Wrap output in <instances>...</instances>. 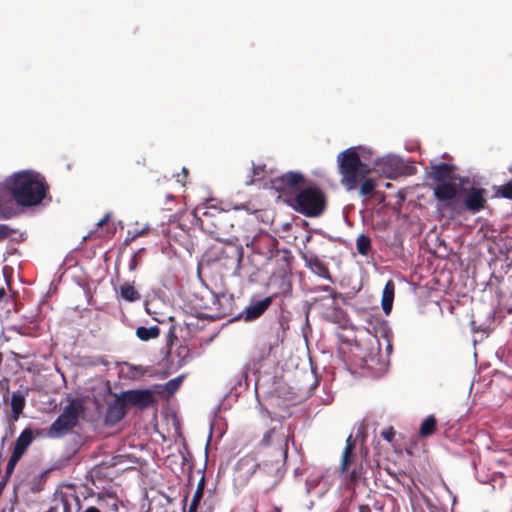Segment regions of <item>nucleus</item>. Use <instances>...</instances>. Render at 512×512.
Listing matches in <instances>:
<instances>
[{
	"label": "nucleus",
	"instance_id": "obj_43",
	"mask_svg": "<svg viewBox=\"0 0 512 512\" xmlns=\"http://www.w3.org/2000/svg\"><path fill=\"white\" fill-rule=\"evenodd\" d=\"M134 370L137 372L138 375H144L146 373V369L142 366H136L134 367Z\"/></svg>",
	"mask_w": 512,
	"mask_h": 512
},
{
	"label": "nucleus",
	"instance_id": "obj_23",
	"mask_svg": "<svg viewBox=\"0 0 512 512\" xmlns=\"http://www.w3.org/2000/svg\"><path fill=\"white\" fill-rule=\"evenodd\" d=\"M257 467L258 463L256 459L249 455L242 457L236 464V470L247 477L253 475L254 473L257 474Z\"/></svg>",
	"mask_w": 512,
	"mask_h": 512
},
{
	"label": "nucleus",
	"instance_id": "obj_33",
	"mask_svg": "<svg viewBox=\"0 0 512 512\" xmlns=\"http://www.w3.org/2000/svg\"><path fill=\"white\" fill-rule=\"evenodd\" d=\"M145 249L144 248H141L139 249L137 252H135L131 259L129 260V263H128V268L130 271H134L136 270L138 264H139V260H140V257H141V253L144 251Z\"/></svg>",
	"mask_w": 512,
	"mask_h": 512
},
{
	"label": "nucleus",
	"instance_id": "obj_44",
	"mask_svg": "<svg viewBox=\"0 0 512 512\" xmlns=\"http://www.w3.org/2000/svg\"><path fill=\"white\" fill-rule=\"evenodd\" d=\"M321 289L323 291L329 292L333 298L335 297L334 296V291H333V289L330 286L326 285V286H323Z\"/></svg>",
	"mask_w": 512,
	"mask_h": 512
},
{
	"label": "nucleus",
	"instance_id": "obj_48",
	"mask_svg": "<svg viewBox=\"0 0 512 512\" xmlns=\"http://www.w3.org/2000/svg\"><path fill=\"white\" fill-rule=\"evenodd\" d=\"M101 500H103V497L100 494H98V501H101Z\"/></svg>",
	"mask_w": 512,
	"mask_h": 512
},
{
	"label": "nucleus",
	"instance_id": "obj_42",
	"mask_svg": "<svg viewBox=\"0 0 512 512\" xmlns=\"http://www.w3.org/2000/svg\"><path fill=\"white\" fill-rule=\"evenodd\" d=\"M189 175V171L187 168L183 167L182 168V178L181 179H177L178 182H181L183 185L184 183L186 182L187 180V177Z\"/></svg>",
	"mask_w": 512,
	"mask_h": 512
},
{
	"label": "nucleus",
	"instance_id": "obj_9",
	"mask_svg": "<svg viewBox=\"0 0 512 512\" xmlns=\"http://www.w3.org/2000/svg\"><path fill=\"white\" fill-rule=\"evenodd\" d=\"M82 411V403L78 399L71 400L48 428V437L60 438L71 432L78 424L79 416Z\"/></svg>",
	"mask_w": 512,
	"mask_h": 512
},
{
	"label": "nucleus",
	"instance_id": "obj_20",
	"mask_svg": "<svg viewBox=\"0 0 512 512\" xmlns=\"http://www.w3.org/2000/svg\"><path fill=\"white\" fill-rule=\"evenodd\" d=\"M429 177L438 182V185L445 183H453L454 167L448 163L441 162L431 166Z\"/></svg>",
	"mask_w": 512,
	"mask_h": 512
},
{
	"label": "nucleus",
	"instance_id": "obj_29",
	"mask_svg": "<svg viewBox=\"0 0 512 512\" xmlns=\"http://www.w3.org/2000/svg\"><path fill=\"white\" fill-rule=\"evenodd\" d=\"M359 188V194L363 197L372 196L375 192L376 181L373 178H367L366 176L362 179Z\"/></svg>",
	"mask_w": 512,
	"mask_h": 512
},
{
	"label": "nucleus",
	"instance_id": "obj_45",
	"mask_svg": "<svg viewBox=\"0 0 512 512\" xmlns=\"http://www.w3.org/2000/svg\"><path fill=\"white\" fill-rule=\"evenodd\" d=\"M359 512H371V509L368 505H360Z\"/></svg>",
	"mask_w": 512,
	"mask_h": 512
},
{
	"label": "nucleus",
	"instance_id": "obj_11",
	"mask_svg": "<svg viewBox=\"0 0 512 512\" xmlns=\"http://www.w3.org/2000/svg\"><path fill=\"white\" fill-rule=\"evenodd\" d=\"M285 463L286 459L284 458H274L271 461L264 460L258 464L256 477L259 487L264 493L270 492L281 482L285 474Z\"/></svg>",
	"mask_w": 512,
	"mask_h": 512
},
{
	"label": "nucleus",
	"instance_id": "obj_2",
	"mask_svg": "<svg viewBox=\"0 0 512 512\" xmlns=\"http://www.w3.org/2000/svg\"><path fill=\"white\" fill-rule=\"evenodd\" d=\"M433 194L440 207L448 209L454 216H461L465 212L479 213L487 203L485 190L475 186L459 190L455 183H445L434 187Z\"/></svg>",
	"mask_w": 512,
	"mask_h": 512
},
{
	"label": "nucleus",
	"instance_id": "obj_32",
	"mask_svg": "<svg viewBox=\"0 0 512 512\" xmlns=\"http://www.w3.org/2000/svg\"><path fill=\"white\" fill-rule=\"evenodd\" d=\"M203 492H201L200 490L199 491H195L194 492V495H193V498L191 500V503H190V506H189V509H188V512H196L197 511V508L199 506V503L203 497Z\"/></svg>",
	"mask_w": 512,
	"mask_h": 512
},
{
	"label": "nucleus",
	"instance_id": "obj_8",
	"mask_svg": "<svg viewBox=\"0 0 512 512\" xmlns=\"http://www.w3.org/2000/svg\"><path fill=\"white\" fill-rule=\"evenodd\" d=\"M243 256V247L231 241H219L207 251L210 261L220 263L226 268H233L235 272L241 269Z\"/></svg>",
	"mask_w": 512,
	"mask_h": 512
},
{
	"label": "nucleus",
	"instance_id": "obj_34",
	"mask_svg": "<svg viewBox=\"0 0 512 512\" xmlns=\"http://www.w3.org/2000/svg\"><path fill=\"white\" fill-rule=\"evenodd\" d=\"M14 232H16V230L11 228L9 225L0 224V242L9 238Z\"/></svg>",
	"mask_w": 512,
	"mask_h": 512
},
{
	"label": "nucleus",
	"instance_id": "obj_21",
	"mask_svg": "<svg viewBox=\"0 0 512 512\" xmlns=\"http://www.w3.org/2000/svg\"><path fill=\"white\" fill-rule=\"evenodd\" d=\"M126 405L123 400H120V396L110 404L106 412V422L110 424H116L122 420L126 414Z\"/></svg>",
	"mask_w": 512,
	"mask_h": 512
},
{
	"label": "nucleus",
	"instance_id": "obj_46",
	"mask_svg": "<svg viewBox=\"0 0 512 512\" xmlns=\"http://www.w3.org/2000/svg\"><path fill=\"white\" fill-rule=\"evenodd\" d=\"M6 290L4 287H0V302L6 298Z\"/></svg>",
	"mask_w": 512,
	"mask_h": 512
},
{
	"label": "nucleus",
	"instance_id": "obj_16",
	"mask_svg": "<svg viewBox=\"0 0 512 512\" xmlns=\"http://www.w3.org/2000/svg\"><path fill=\"white\" fill-rule=\"evenodd\" d=\"M304 182L305 178L301 172L288 171L275 178L273 185L277 191L285 194L289 190L298 188V186L304 184Z\"/></svg>",
	"mask_w": 512,
	"mask_h": 512
},
{
	"label": "nucleus",
	"instance_id": "obj_40",
	"mask_svg": "<svg viewBox=\"0 0 512 512\" xmlns=\"http://www.w3.org/2000/svg\"><path fill=\"white\" fill-rule=\"evenodd\" d=\"M109 218H110V215L109 214H106L103 216L102 219H100L97 223H96V227L97 228H101L103 227L104 225L107 224V222L109 221Z\"/></svg>",
	"mask_w": 512,
	"mask_h": 512
},
{
	"label": "nucleus",
	"instance_id": "obj_25",
	"mask_svg": "<svg viewBox=\"0 0 512 512\" xmlns=\"http://www.w3.org/2000/svg\"><path fill=\"white\" fill-rule=\"evenodd\" d=\"M437 428V419L434 415H429L426 417L419 428V436L422 438H427L433 435Z\"/></svg>",
	"mask_w": 512,
	"mask_h": 512
},
{
	"label": "nucleus",
	"instance_id": "obj_13",
	"mask_svg": "<svg viewBox=\"0 0 512 512\" xmlns=\"http://www.w3.org/2000/svg\"><path fill=\"white\" fill-rule=\"evenodd\" d=\"M195 222L190 213L182 215L179 220L170 221L167 228V236L170 240L179 243L183 247L192 245L191 224Z\"/></svg>",
	"mask_w": 512,
	"mask_h": 512
},
{
	"label": "nucleus",
	"instance_id": "obj_7",
	"mask_svg": "<svg viewBox=\"0 0 512 512\" xmlns=\"http://www.w3.org/2000/svg\"><path fill=\"white\" fill-rule=\"evenodd\" d=\"M292 433L289 428L282 424L275 425L268 429L257 444L258 449L270 451L274 458L287 459L289 440Z\"/></svg>",
	"mask_w": 512,
	"mask_h": 512
},
{
	"label": "nucleus",
	"instance_id": "obj_27",
	"mask_svg": "<svg viewBox=\"0 0 512 512\" xmlns=\"http://www.w3.org/2000/svg\"><path fill=\"white\" fill-rule=\"evenodd\" d=\"M120 294L124 300L129 302H134L141 298L139 292L129 283H125L120 287Z\"/></svg>",
	"mask_w": 512,
	"mask_h": 512
},
{
	"label": "nucleus",
	"instance_id": "obj_30",
	"mask_svg": "<svg viewBox=\"0 0 512 512\" xmlns=\"http://www.w3.org/2000/svg\"><path fill=\"white\" fill-rule=\"evenodd\" d=\"M181 382H182V377H176L174 379H171L165 383L164 389L167 393L173 394L178 390Z\"/></svg>",
	"mask_w": 512,
	"mask_h": 512
},
{
	"label": "nucleus",
	"instance_id": "obj_18",
	"mask_svg": "<svg viewBox=\"0 0 512 512\" xmlns=\"http://www.w3.org/2000/svg\"><path fill=\"white\" fill-rule=\"evenodd\" d=\"M291 253L287 249L277 248L273 253V257L269 259V265L273 266L272 275L284 274L290 269Z\"/></svg>",
	"mask_w": 512,
	"mask_h": 512
},
{
	"label": "nucleus",
	"instance_id": "obj_37",
	"mask_svg": "<svg viewBox=\"0 0 512 512\" xmlns=\"http://www.w3.org/2000/svg\"><path fill=\"white\" fill-rule=\"evenodd\" d=\"M147 230L148 228H143L141 230H135L132 234H131V237L127 238L125 240V243H129L131 241H133L135 238L139 237V236H143L147 233Z\"/></svg>",
	"mask_w": 512,
	"mask_h": 512
},
{
	"label": "nucleus",
	"instance_id": "obj_5",
	"mask_svg": "<svg viewBox=\"0 0 512 512\" xmlns=\"http://www.w3.org/2000/svg\"><path fill=\"white\" fill-rule=\"evenodd\" d=\"M337 160L341 183L347 190L357 188L362 179L370 172L354 148H348L339 153Z\"/></svg>",
	"mask_w": 512,
	"mask_h": 512
},
{
	"label": "nucleus",
	"instance_id": "obj_14",
	"mask_svg": "<svg viewBox=\"0 0 512 512\" xmlns=\"http://www.w3.org/2000/svg\"><path fill=\"white\" fill-rule=\"evenodd\" d=\"M120 400H123L126 406H137L140 409H146L156 402L155 396L148 389L124 391Z\"/></svg>",
	"mask_w": 512,
	"mask_h": 512
},
{
	"label": "nucleus",
	"instance_id": "obj_4",
	"mask_svg": "<svg viewBox=\"0 0 512 512\" xmlns=\"http://www.w3.org/2000/svg\"><path fill=\"white\" fill-rule=\"evenodd\" d=\"M286 203L294 211L309 218H316L326 210L327 198L319 187L308 186L301 189L295 196L288 198Z\"/></svg>",
	"mask_w": 512,
	"mask_h": 512
},
{
	"label": "nucleus",
	"instance_id": "obj_36",
	"mask_svg": "<svg viewBox=\"0 0 512 512\" xmlns=\"http://www.w3.org/2000/svg\"><path fill=\"white\" fill-rule=\"evenodd\" d=\"M265 165H252V173L254 177L260 178L264 175Z\"/></svg>",
	"mask_w": 512,
	"mask_h": 512
},
{
	"label": "nucleus",
	"instance_id": "obj_26",
	"mask_svg": "<svg viewBox=\"0 0 512 512\" xmlns=\"http://www.w3.org/2000/svg\"><path fill=\"white\" fill-rule=\"evenodd\" d=\"M160 335V328L157 325L152 327H144L140 326L136 329V336L141 341H149L151 339H155Z\"/></svg>",
	"mask_w": 512,
	"mask_h": 512
},
{
	"label": "nucleus",
	"instance_id": "obj_19",
	"mask_svg": "<svg viewBox=\"0 0 512 512\" xmlns=\"http://www.w3.org/2000/svg\"><path fill=\"white\" fill-rule=\"evenodd\" d=\"M301 257L306 267L309 268L312 273L331 282L333 281L328 266L318 256L301 253Z\"/></svg>",
	"mask_w": 512,
	"mask_h": 512
},
{
	"label": "nucleus",
	"instance_id": "obj_12",
	"mask_svg": "<svg viewBox=\"0 0 512 512\" xmlns=\"http://www.w3.org/2000/svg\"><path fill=\"white\" fill-rule=\"evenodd\" d=\"M34 440L33 431L30 428L24 429L14 444L11 456L6 465L5 475L1 481V484L5 485L11 475L13 474L16 465L21 460L23 455L28 450L29 446L32 444Z\"/></svg>",
	"mask_w": 512,
	"mask_h": 512
},
{
	"label": "nucleus",
	"instance_id": "obj_24",
	"mask_svg": "<svg viewBox=\"0 0 512 512\" xmlns=\"http://www.w3.org/2000/svg\"><path fill=\"white\" fill-rule=\"evenodd\" d=\"M25 407V394L20 391L13 392L11 396L12 419L17 421Z\"/></svg>",
	"mask_w": 512,
	"mask_h": 512
},
{
	"label": "nucleus",
	"instance_id": "obj_31",
	"mask_svg": "<svg viewBox=\"0 0 512 512\" xmlns=\"http://www.w3.org/2000/svg\"><path fill=\"white\" fill-rule=\"evenodd\" d=\"M497 194L505 199L512 200V180L500 186Z\"/></svg>",
	"mask_w": 512,
	"mask_h": 512
},
{
	"label": "nucleus",
	"instance_id": "obj_3",
	"mask_svg": "<svg viewBox=\"0 0 512 512\" xmlns=\"http://www.w3.org/2000/svg\"><path fill=\"white\" fill-rule=\"evenodd\" d=\"M279 241L268 232H259L249 243L246 244L251 249L248 256V281L250 283L259 282L260 272L269 265V259L278 248Z\"/></svg>",
	"mask_w": 512,
	"mask_h": 512
},
{
	"label": "nucleus",
	"instance_id": "obj_41",
	"mask_svg": "<svg viewBox=\"0 0 512 512\" xmlns=\"http://www.w3.org/2000/svg\"><path fill=\"white\" fill-rule=\"evenodd\" d=\"M205 483H206V480H205V476L203 475V476L201 477V479L199 480L198 484H197V488H196V490H197V491H199V490H200L201 492H203V493H204Z\"/></svg>",
	"mask_w": 512,
	"mask_h": 512
},
{
	"label": "nucleus",
	"instance_id": "obj_47",
	"mask_svg": "<svg viewBox=\"0 0 512 512\" xmlns=\"http://www.w3.org/2000/svg\"><path fill=\"white\" fill-rule=\"evenodd\" d=\"M228 314L226 312H223V313H219L217 316L218 317H225L227 316Z\"/></svg>",
	"mask_w": 512,
	"mask_h": 512
},
{
	"label": "nucleus",
	"instance_id": "obj_39",
	"mask_svg": "<svg viewBox=\"0 0 512 512\" xmlns=\"http://www.w3.org/2000/svg\"><path fill=\"white\" fill-rule=\"evenodd\" d=\"M77 512H101V511L99 508H97L95 506H88L84 509H82V507L79 506Z\"/></svg>",
	"mask_w": 512,
	"mask_h": 512
},
{
	"label": "nucleus",
	"instance_id": "obj_17",
	"mask_svg": "<svg viewBox=\"0 0 512 512\" xmlns=\"http://www.w3.org/2000/svg\"><path fill=\"white\" fill-rule=\"evenodd\" d=\"M276 294L265 297L261 300L251 301V303L242 312V317L245 321H253L262 316L265 311L271 306Z\"/></svg>",
	"mask_w": 512,
	"mask_h": 512
},
{
	"label": "nucleus",
	"instance_id": "obj_49",
	"mask_svg": "<svg viewBox=\"0 0 512 512\" xmlns=\"http://www.w3.org/2000/svg\"><path fill=\"white\" fill-rule=\"evenodd\" d=\"M509 172L512 173V167L509 168Z\"/></svg>",
	"mask_w": 512,
	"mask_h": 512
},
{
	"label": "nucleus",
	"instance_id": "obj_28",
	"mask_svg": "<svg viewBox=\"0 0 512 512\" xmlns=\"http://www.w3.org/2000/svg\"><path fill=\"white\" fill-rule=\"evenodd\" d=\"M356 247L360 255L367 256L372 249L370 237L365 234H360L356 239Z\"/></svg>",
	"mask_w": 512,
	"mask_h": 512
},
{
	"label": "nucleus",
	"instance_id": "obj_10",
	"mask_svg": "<svg viewBox=\"0 0 512 512\" xmlns=\"http://www.w3.org/2000/svg\"><path fill=\"white\" fill-rule=\"evenodd\" d=\"M190 215L202 230L216 239H219L220 232L230 224L229 212L213 206L207 207L201 217H198L195 211L190 212Z\"/></svg>",
	"mask_w": 512,
	"mask_h": 512
},
{
	"label": "nucleus",
	"instance_id": "obj_1",
	"mask_svg": "<svg viewBox=\"0 0 512 512\" xmlns=\"http://www.w3.org/2000/svg\"><path fill=\"white\" fill-rule=\"evenodd\" d=\"M51 201L45 176L35 170H21L0 182V220L11 219L19 209H29Z\"/></svg>",
	"mask_w": 512,
	"mask_h": 512
},
{
	"label": "nucleus",
	"instance_id": "obj_22",
	"mask_svg": "<svg viewBox=\"0 0 512 512\" xmlns=\"http://www.w3.org/2000/svg\"><path fill=\"white\" fill-rule=\"evenodd\" d=\"M395 283L393 280H388L382 292L381 306L386 315H389L394 301Z\"/></svg>",
	"mask_w": 512,
	"mask_h": 512
},
{
	"label": "nucleus",
	"instance_id": "obj_6",
	"mask_svg": "<svg viewBox=\"0 0 512 512\" xmlns=\"http://www.w3.org/2000/svg\"><path fill=\"white\" fill-rule=\"evenodd\" d=\"M356 440L350 434L346 439V445L340 462V473L344 476L346 488H355L363 479L364 468L362 461H357L354 449Z\"/></svg>",
	"mask_w": 512,
	"mask_h": 512
},
{
	"label": "nucleus",
	"instance_id": "obj_38",
	"mask_svg": "<svg viewBox=\"0 0 512 512\" xmlns=\"http://www.w3.org/2000/svg\"><path fill=\"white\" fill-rule=\"evenodd\" d=\"M63 512H71L70 505L67 501H63ZM46 512H57V507H50Z\"/></svg>",
	"mask_w": 512,
	"mask_h": 512
},
{
	"label": "nucleus",
	"instance_id": "obj_35",
	"mask_svg": "<svg viewBox=\"0 0 512 512\" xmlns=\"http://www.w3.org/2000/svg\"><path fill=\"white\" fill-rule=\"evenodd\" d=\"M381 436L383 437V439H385L388 442L393 441V439L395 437V431H394L393 427H389V428L383 430L381 432Z\"/></svg>",
	"mask_w": 512,
	"mask_h": 512
},
{
	"label": "nucleus",
	"instance_id": "obj_15",
	"mask_svg": "<svg viewBox=\"0 0 512 512\" xmlns=\"http://www.w3.org/2000/svg\"><path fill=\"white\" fill-rule=\"evenodd\" d=\"M376 167L385 177L395 179L405 172V166L401 158L387 156L376 162Z\"/></svg>",
	"mask_w": 512,
	"mask_h": 512
}]
</instances>
